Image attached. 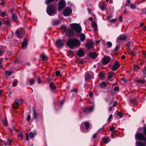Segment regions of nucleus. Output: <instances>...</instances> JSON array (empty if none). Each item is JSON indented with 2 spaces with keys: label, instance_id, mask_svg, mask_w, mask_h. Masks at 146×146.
I'll return each instance as SVG.
<instances>
[{
  "label": "nucleus",
  "instance_id": "15",
  "mask_svg": "<svg viewBox=\"0 0 146 146\" xmlns=\"http://www.w3.org/2000/svg\"><path fill=\"white\" fill-rule=\"evenodd\" d=\"M23 102V100L22 99H19L18 100H16L15 101V103L16 106H18L19 105L22 104Z\"/></svg>",
  "mask_w": 146,
  "mask_h": 146
},
{
  "label": "nucleus",
  "instance_id": "16",
  "mask_svg": "<svg viewBox=\"0 0 146 146\" xmlns=\"http://www.w3.org/2000/svg\"><path fill=\"white\" fill-rule=\"evenodd\" d=\"M93 44L91 42H89L87 43L86 45V47L88 49L92 48L93 47Z\"/></svg>",
  "mask_w": 146,
  "mask_h": 146
},
{
  "label": "nucleus",
  "instance_id": "9",
  "mask_svg": "<svg viewBox=\"0 0 146 146\" xmlns=\"http://www.w3.org/2000/svg\"><path fill=\"white\" fill-rule=\"evenodd\" d=\"M110 57L109 56L105 57L102 59V63L104 65L108 64L110 61Z\"/></svg>",
  "mask_w": 146,
  "mask_h": 146
},
{
  "label": "nucleus",
  "instance_id": "53",
  "mask_svg": "<svg viewBox=\"0 0 146 146\" xmlns=\"http://www.w3.org/2000/svg\"><path fill=\"white\" fill-rule=\"evenodd\" d=\"M117 114L119 116L120 118H122L123 117V114L120 112H118L117 113Z\"/></svg>",
  "mask_w": 146,
  "mask_h": 146
},
{
  "label": "nucleus",
  "instance_id": "32",
  "mask_svg": "<svg viewBox=\"0 0 146 146\" xmlns=\"http://www.w3.org/2000/svg\"><path fill=\"white\" fill-rule=\"evenodd\" d=\"M33 116L34 119H36L37 115L35 109H34L33 110Z\"/></svg>",
  "mask_w": 146,
  "mask_h": 146
},
{
  "label": "nucleus",
  "instance_id": "8",
  "mask_svg": "<svg viewBox=\"0 0 146 146\" xmlns=\"http://www.w3.org/2000/svg\"><path fill=\"white\" fill-rule=\"evenodd\" d=\"M24 33V30L23 29L17 30L16 32L17 36L19 38L22 37Z\"/></svg>",
  "mask_w": 146,
  "mask_h": 146
},
{
  "label": "nucleus",
  "instance_id": "45",
  "mask_svg": "<svg viewBox=\"0 0 146 146\" xmlns=\"http://www.w3.org/2000/svg\"><path fill=\"white\" fill-rule=\"evenodd\" d=\"M119 48V46L118 45H117L115 48L113 49V51H117Z\"/></svg>",
  "mask_w": 146,
  "mask_h": 146
},
{
  "label": "nucleus",
  "instance_id": "60",
  "mask_svg": "<svg viewBox=\"0 0 146 146\" xmlns=\"http://www.w3.org/2000/svg\"><path fill=\"white\" fill-rule=\"evenodd\" d=\"M60 74V72L59 71H57L56 72V75L57 76H59Z\"/></svg>",
  "mask_w": 146,
  "mask_h": 146
},
{
  "label": "nucleus",
  "instance_id": "38",
  "mask_svg": "<svg viewBox=\"0 0 146 146\" xmlns=\"http://www.w3.org/2000/svg\"><path fill=\"white\" fill-rule=\"evenodd\" d=\"M4 23L5 24L7 25L8 26H10V23L9 21L8 20H5L4 21Z\"/></svg>",
  "mask_w": 146,
  "mask_h": 146
},
{
  "label": "nucleus",
  "instance_id": "23",
  "mask_svg": "<svg viewBox=\"0 0 146 146\" xmlns=\"http://www.w3.org/2000/svg\"><path fill=\"white\" fill-rule=\"evenodd\" d=\"M102 139L104 143H107L109 142V138L108 137H102Z\"/></svg>",
  "mask_w": 146,
  "mask_h": 146
},
{
  "label": "nucleus",
  "instance_id": "59",
  "mask_svg": "<svg viewBox=\"0 0 146 146\" xmlns=\"http://www.w3.org/2000/svg\"><path fill=\"white\" fill-rule=\"evenodd\" d=\"M78 90L76 88H74L73 89H72L71 90V92H78Z\"/></svg>",
  "mask_w": 146,
  "mask_h": 146
},
{
  "label": "nucleus",
  "instance_id": "30",
  "mask_svg": "<svg viewBox=\"0 0 146 146\" xmlns=\"http://www.w3.org/2000/svg\"><path fill=\"white\" fill-rule=\"evenodd\" d=\"M58 0H46L45 3L46 4H49L52 2L55 1H58Z\"/></svg>",
  "mask_w": 146,
  "mask_h": 146
},
{
  "label": "nucleus",
  "instance_id": "31",
  "mask_svg": "<svg viewBox=\"0 0 146 146\" xmlns=\"http://www.w3.org/2000/svg\"><path fill=\"white\" fill-rule=\"evenodd\" d=\"M114 73L113 72H109L108 73V78L109 79H111L114 76Z\"/></svg>",
  "mask_w": 146,
  "mask_h": 146
},
{
  "label": "nucleus",
  "instance_id": "41",
  "mask_svg": "<svg viewBox=\"0 0 146 146\" xmlns=\"http://www.w3.org/2000/svg\"><path fill=\"white\" fill-rule=\"evenodd\" d=\"M84 125L87 129H88L90 127V124L88 123L85 122L84 123Z\"/></svg>",
  "mask_w": 146,
  "mask_h": 146
},
{
  "label": "nucleus",
  "instance_id": "2",
  "mask_svg": "<svg viewBox=\"0 0 146 146\" xmlns=\"http://www.w3.org/2000/svg\"><path fill=\"white\" fill-rule=\"evenodd\" d=\"M46 11L48 14L50 16L54 15L56 13L55 8L52 5H50L47 7Z\"/></svg>",
  "mask_w": 146,
  "mask_h": 146
},
{
  "label": "nucleus",
  "instance_id": "28",
  "mask_svg": "<svg viewBox=\"0 0 146 146\" xmlns=\"http://www.w3.org/2000/svg\"><path fill=\"white\" fill-rule=\"evenodd\" d=\"M107 86V84L105 82L103 81L101 82V88H105V87Z\"/></svg>",
  "mask_w": 146,
  "mask_h": 146
},
{
  "label": "nucleus",
  "instance_id": "24",
  "mask_svg": "<svg viewBox=\"0 0 146 146\" xmlns=\"http://www.w3.org/2000/svg\"><path fill=\"white\" fill-rule=\"evenodd\" d=\"M49 86L51 89L54 90L56 89V87L55 84L52 82L50 83Z\"/></svg>",
  "mask_w": 146,
  "mask_h": 146
},
{
  "label": "nucleus",
  "instance_id": "12",
  "mask_svg": "<svg viewBox=\"0 0 146 146\" xmlns=\"http://www.w3.org/2000/svg\"><path fill=\"white\" fill-rule=\"evenodd\" d=\"M36 135V133L35 132H33V133L30 132L29 134L27 133L26 134V140L27 141H29V137L31 138H33Z\"/></svg>",
  "mask_w": 146,
  "mask_h": 146
},
{
  "label": "nucleus",
  "instance_id": "52",
  "mask_svg": "<svg viewBox=\"0 0 146 146\" xmlns=\"http://www.w3.org/2000/svg\"><path fill=\"white\" fill-rule=\"evenodd\" d=\"M105 10H106V7L103 5H101V10L102 11H103Z\"/></svg>",
  "mask_w": 146,
  "mask_h": 146
},
{
  "label": "nucleus",
  "instance_id": "48",
  "mask_svg": "<svg viewBox=\"0 0 146 146\" xmlns=\"http://www.w3.org/2000/svg\"><path fill=\"white\" fill-rule=\"evenodd\" d=\"M3 124L5 125L6 126L7 125V122L6 119H4L2 121Z\"/></svg>",
  "mask_w": 146,
  "mask_h": 146
},
{
  "label": "nucleus",
  "instance_id": "58",
  "mask_svg": "<svg viewBox=\"0 0 146 146\" xmlns=\"http://www.w3.org/2000/svg\"><path fill=\"white\" fill-rule=\"evenodd\" d=\"M116 21V19H112L110 20V22L111 23H114Z\"/></svg>",
  "mask_w": 146,
  "mask_h": 146
},
{
  "label": "nucleus",
  "instance_id": "22",
  "mask_svg": "<svg viewBox=\"0 0 146 146\" xmlns=\"http://www.w3.org/2000/svg\"><path fill=\"white\" fill-rule=\"evenodd\" d=\"M142 72L143 73V78H145L146 77V66L143 68L142 69Z\"/></svg>",
  "mask_w": 146,
  "mask_h": 146
},
{
  "label": "nucleus",
  "instance_id": "36",
  "mask_svg": "<svg viewBox=\"0 0 146 146\" xmlns=\"http://www.w3.org/2000/svg\"><path fill=\"white\" fill-rule=\"evenodd\" d=\"M12 19L13 20L16 21L17 19V15H14L12 17Z\"/></svg>",
  "mask_w": 146,
  "mask_h": 146
},
{
  "label": "nucleus",
  "instance_id": "10",
  "mask_svg": "<svg viewBox=\"0 0 146 146\" xmlns=\"http://www.w3.org/2000/svg\"><path fill=\"white\" fill-rule=\"evenodd\" d=\"M56 46L58 48H61L63 47L64 45V43L60 39H58L56 42Z\"/></svg>",
  "mask_w": 146,
  "mask_h": 146
},
{
  "label": "nucleus",
  "instance_id": "43",
  "mask_svg": "<svg viewBox=\"0 0 146 146\" xmlns=\"http://www.w3.org/2000/svg\"><path fill=\"white\" fill-rule=\"evenodd\" d=\"M107 44L109 47H111L112 45V43L110 41L107 42Z\"/></svg>",
  "mask_w": 146,
  "mask_h": 146
},
{
  "label": "nucleus",
  "instance_id": "17",
  "mask_svg": "<svg viewBox=\"0 0 146 146\" xmlns=\"http://www.w3.org/2000/svg\"><path fill=\"white\" fill-rule=\"evenodd\" d=\"M84 51L81 49L80 50L77 52V55L79 57H82L84 55Z\"/></svg>",
  "mask_w": 146,
  "mask_h": 146
},
{
  "label": "nucleus",
  "instance_id": "42",
  "mask_svg": "<svg viewBox=\"0 0 146 146\" xmlns=\"http://www.w3.org/2000/svg\"><path fill=\"white\" fill-rule=\"evenodd\" d=\"M18 83V81L17 80L14 81L13 83V86H16Z\"/></svg>",
  "mask_w": 146,
  "mask_h": 146
},
{
  "label": "nucleus",
  "instance_id": "56",
  "mask_svg": "<svg viewBox=\"0 0 146 146\" xmlns=\"http://www.w3.org/2000/svg\"><path fill=\"white\" fill-rule=\"evenodd\" d=\"M112 114H110L109 115V117L108 120V121H110V119L112 118Z\"/></svg>",
  "mask_w": 146,
  "mask_h": 146
},
{
  "label": "nucleus",
  "instance_id": "49",
  "mask_svg": "<svg viewBox=\"0 0 146 146\" xmlns=\"http://www.w3.org/2000/svg\"><path fill=\"white\" fill-rule=\"evenodd\" d=\"M13 141L12 139H8L7 140V144L8 145H10L11 143Z\"/></svg>",
  "mask_w": 146,
  "mask_h": 146
},
{
  "label": "nucleus",
  "instance_id": "18",
  "mask_svg": "<svg viewBox=\"0 0 146 146\" xmlns=\"http://www.w3.org/2000/svg\"><path fill=\"white\" fill-rule=\"evenodd\" d=\"M92 27L94 31H96L97 30V25L96 22L93 21L92 24Z\"/></svg>",
  "mask_w": 146,
  "mask_h": 146
},
{
  "label": "nucleus",
  "instance_id": "51",
  "mask_svg": "<svg viewBox=\"0 0 146 146\" xmlns=\"http://www.w3.org/2000/svg\"><path fill=\"white\" fill-rule=\"evenodd\" d=\"M35 82V81L33 79H31L30 80L29 83L31 85L33 84Z\"/></svg>",
  "mask_w": 146,
  "mask_h": 146
},
{
  "label": "nucleus",
  "instance_id": "7",
  "mask_svg": "<svg viewBox=\"0 0 146 146\" xmlns=\"http://www.w3.org/2000/svg\"><path fill=\"white\" fill-rule=\"evenodd\" d=\"M72 13V10L69 8H66L63 11L64 15L66 16H68L70 15Z\"/></svg>",
  "mask_w": 146,
  "mask_h": 146
},
{
  "label": "nucleus",
  "instance_id": "61",
  "mask_svg": "<svg viewBox=\"0 0 146 146\" xmlns=\"http://www.w3.org/2000/svg\"><path fill=\"white\" fill-rule=\"evenodd\" d=\"M31 119V116L30 115H28L27 117V121H29Z\"/></svg>",
  "mask_w": 146,
  "mask_h": 146
},
{
  "label": "nucleus",
  "instance_id": "25",
  "mask_svg": "<svg viewBox=\"0 0 146 146\" xmlns=\"http://www.w3.org/2000/svg\"><path fill=\"white\" fill-rule=\"evenodd\" d=\"M146 145V142H139L137 143V146H145Z\"/></svg>",
  "mask_w": 146,
  "mask_h": 146
},
{
  "label": "nucleus",
  "instance_id": "50",
  "mask_svg": "<svg viewBox=\"0 0 146 146\" xmlns=\"http://www.w3.org/2000/svg\"><path fill=\"white\" fill-rule=\"evenodd\" d=\"M125 45L128 47V49H129V48L130 47L131 45V43L130 42H128L127 43L125 44Z\"/></svg>",
  "mask_w": 146,
  "mask_h": 146
},
{
  "label": "nucleus",
  "instance_id": "34",
  "mask_svg": "<svg viewBox=\"0 0 146 146\" xmlns=\"http://www.w3.org/2000/svg\"><path fill=\"white\" fill-rule=\"evenodd\" d=\"M130 6L131 9H134L136 8V7L134 4H131Z\"/></svg>",
  "mask_w": 146,
  "mask_h": 146
},
{
  "label": "nucleus",
  "instance_id": "64",
  "mask_svg": "<svg viewBox=\"0 0 146 146\" xmlns=\"http://www.w3.org/2000/svg\"><path fill=\"white\" fill-rule=\"evenodd\" d=\"M1 5H3V6L5 4V1L4 0H1Z\"/></svg>",
  "mask_w": 146,
  "mask_h": 146
},
{
  "label": "nucleus",
  "instance_id": "14",
  "mask_svg": "<svg viewBox=\"0 0 146 146\" xmlns=\"http://www.w3.org/2000/svg\"><path fill=\"white\" fill-rule=\"evenodd\" d=\"M94 110V107L93 106L89 107L88 108H85L84 109V111L85 113L88 112H91Z\"/></svg>",
  "mask_w": 146,
  "mask_h": 146
},
{
  "label": "nucleus",
  "instance_id": "35",
  "mask_svg": "<svg viewBox=\"0 0 146 146\" xmlns=\"http://www.w3.org/2000/svg\"><path fill=\"white\" fill-rule=\"evenodd\" d=\"M133 68L134 69V71H135L139 69V66L138 65L136 64H134L133 66Z\"/></svg>",
  "mask_w": 146,
  "mask_h": 146
},
{
  "label": "nucleus",
  "instance_id": "57",
  "mask_svg": "<svg viewBox=\"0 0 146 146\" xmlns=\"http://www.w3.org/2000/svg\"><path fill=\"white\" fill-rule=\"evenodd\" d=\"M117 131L116 129H114L112 131H111L112 134H115L116 133Z\"/></svg>",
  "mask_w": 146,
  "mask_h": 146
},
{
  "label": "nucleus",
  "instance_id": "54",
  "mask_svg": "<svg viewBox=\"0 0 146 146\" xmlns=\"http://www.w3.org/2000/svg\"><path fill=\"white\" fill-rule=\"evenodd\" d=\"M114 91H119V88L118 86H116L114 88Z\"/></svg>",
  "mask_w": 146,
  "mask_h": 146
},
{
  "label": "nucleus",
  "instance_id": "5",
  "mask_svg": "<svg viewBox=\"0 0 146 146\" xmlns=\"http://www.w3.org/2000/svg\"><path fill=\"white\" fill-rule=\"evenodd\" d=\"M94 74L92 72H88L86 73L85 76V80L86 81H88L93 78Z\"/></svg>",
  "mask_w": 146,
  "mask_h": 146
},
{
  "label": "nucleus",
  "instance_id": "63",
  "mask_svg": "<svg viewBox=\"0 0 146 146\" xmlns=\"http://www.w3.org/2000/svg\"><path fill=\"white\" fill-rule=\"evenodd\" d=\"M19 136L20 137L22 138L23 137V135L22 133H20L19 134Z\"/></svg>",
  "mask_w": 146,
  "mask_h": 146
},
{
  "label": "nucleus",
  "instance_id": "19",
  "mask_svg": "<svg viewBox=\"0 0 146 146\" xmlns=\"http://www.w3.org/2000/svg\"><path fill=\"white\" fill-rule=\"evenodd\" d=\"M27 45V40H25L23 42L22 44V47L23 48H25L26 49Z\"/></svg>",
  "mask_w": 146,
  "mask_h": 146
},
{
  "label": "nucleus",
  "instance_id": "44",
  "mask_svg": "<svg viewBox=\"0 0 146 146\" xmlns=\"http://www.w3.org/2000/svg\"><path fill=\"white\" fill-rule=\"evenodd\" d=\"M0 15L2 17H4L6 15L5 12H0Z\"/></svg>",
  "mask_w": 146,
  "mask_h": 146
},
{
  "label": "nucleus",
  "instance_id": "21",
  "mask_svg": "<svg viewBox=\"0 0 146 146\" xmlns=\"http://www.w3.org/2000/svg\"><path fill=\"white\" fill-rule=\"evenodd\" d=\"M89 56L93 58H95L97 56L95 52H90L89 54Z\"/></svg>",
  "mask_w": 146,
  "mask_h": 146
},
{
  "label": "nucleus",
  "instance_id": "37",
  "mask_svg": "<svg viewBox=\"0 0 146 146\" xmlns=\"http://www.w3.org/2000/svg\"><path fill=\"white\" fill-rule=\"evenodd\" d=\"M5 73L6 76H9L11 75L12 72L11 71H6Z\"/></svg>",
  "mask_w": 146,
  "mask_h": 146
},
{
  "label": "nucleus",
  "instance_id": "55",
  "mask_svg": "<svg viewBox=\"0 0 146 146\" xmlns=\"http://www.w3.org/2000/svg\"><path fill=\"white\" fill-rule=\"evenodd\" d=\"M118 104V102H115L113 104L112 107H115Z\"/></svg>",
  "mask_w": 146,
  "mask_h": 146
},
{
  "label": "nucleus",
  "instance_id": "62",
  "mask_svg": "<svg viewBox=\"0 0 146 146\" xmlns=\"http://www.w3.org/2000/svg\"><path fill=\"white\" fill-rule=\"evenodd\" d=\"M143 132L145 136H146V127H144Z\"/></svg>",
  "mask_w": 146,
  "mask_h": 146
},
{
  "label": "nucleus",
  "instance_id": "4",
  "mask_svg": "<svg viewBox=\"0 0 146 146\" xmlns=\"http://www.w3.org/2000/svg\"><path fill=\"white\" fill-rule=\"evenodd\" d=\"M135 137L136 139H137L138 140L144 141H146V137L142 133L137 132L135 135Z\"/></svg>",
  "mask_w": 146,
  "mask_h": 146
},
{
  "label": "nucleus",
  "instance_id": "33",
  "mask_svg": "<svg viewBox=\"0 0 146 146\" xmlns=\"http://www.w3.org/2000/svg\"><path fill=\"white\" fill-rule=\"evenodd\" d=\"M127 52L130 55H133V56H135V54H134L135 51H129V49H128L127 50Z\"/></svg>",
  "mask_w": 146,
  "mask_h": 146
},
{
  "label": "nucleus",
  "instance_id": "13",
  "mask_svg": "<svg viewBox=\"0 0 146 146\" xmlns=\"http://www.w3.org/2000/svg\"><path fill=\"white\" fill-rule=\"evenodd\" d=\"M127 37L125 35H120L118 36L116 39L117 42H119V41L125 40L127 38Z\"/></svg>",
  "mask_w": 146,
  "mask_h": 146
},
{
  "label": "nucleus",
  "instance_id": "3",
  "mask_svg": "<svg viewBox=\"0 0 146 146\" xmlns=\"http://www.w3.org/2000/svg\"><path fill=\"white\" fill-rule=\"evenodd\" d=\"M72 30L75 31L76 33H80L82 31V28L79 24L78 23H72L70 25Z\"/></svg>",
  "mask_w": 146,
  "mask_h": 146
},
{
  "label": "nucleus",
  "instance_id": "46",
  "mask_svg": "<svg viewBox=\"0 0 146 146\" xmlns=\"http://www.w3.org/2000/svg\"><path fill=\"white\" fill-rule=\"evenodd\" d=\"M106 74V73L103 72L101 71V78H103L105 77V74Z\"/></svg>",
  "mask_w": 146,
  "mask_h": 146
},
{
  "label": "nucleus",
  "instance_id": "26",
  "mask_svg": "<svg viewBox=\"0 0 146 146\" xmlns=\"http://www.w3.org/2000/svg\"><path fill=\"white\" fill-rule=\"evenodd\" d=\"M136 82L138 84H145L146 83L145 80V79L143 80H137Z\"/></svg>",
  "mask_w": 146,
  "mask_h": 146
},
{
  "label": "nucleus",
  "instance_id": "20",
  "mask_svg": "<svg viewBox=\"0 0 146 146\" xmlns=\"http://www.w3.org/2000/svg\"><path fill=\"white\" fill-rule=\"evenodd\" d=\"M79 36L80 37V40L82 41H84L86 38L85 35L83 33H81L79 35Z\"/></svg>",
  "mask_w": 146,
  "mask_h": 146
},
{
  "label": "nucleus",
  "instance_id": "39",
  "mask_svg": "<svg viewBox=\"0 0 146 146\" xmlns=\"http://www.w3.org/2000/svg\"><path fill=\"white\" fill-rule=\"evenodd\" d=\"M73 30H71L70 31H69L68 32V35L70 36H72L74 35V32L72 31Z\"/></svg>",
  "mask_w": 146,
  "mask_h": 146
},
{
  "label": "nucleus",
  "instance_id": "29",
  "mask_svg": "<svg viewBox=\"0 0 146 146\" xmlns=\"http://www.w3.org/2000/svg\"><path fill=\"white\" fill-rule=\"evenodd\" d=\"M40 57L42 60H45L47 59V57L44 54H42L41 55Z\"/></svg>",
  "mask_w": 146,
  "mask_h": 146
},
{
  "label": "nucleus",
  "instance_id": "40",
  "mask_svg": "<svg viewBox=\"0 0 146 146\" xmlns=\"http://www.w3.org/2000/svg\"><path fill=\"white\" fill-rule=\"evenodd\" d=\"M136 100L135 99H131L130 100V103L132 104H136Z\"/></svg>",
  "mask_w": 146,
  "mask_h": 146
},
{
  "label": "nucleus",
  "instance_id": "11",
  "mask_svg": "<svg viewBox=\"0 0 146 146\" xmlns=\"http://www.w3.org/2000/svg\"><path fill=\"white\" fill-rule=\"evenodd\" d=\"M120 66L119 62L116 61L113 66L111 69L113 71H115L119 68Z\"/></svg>",
  "mask_w": 146,
  "mask_h": 146
},
{
  "label": "nucleus",
  "instance_id": "1",
  "mask_svg": "<svg viewBox=\"0 0 146 146\" xmlns=\"http://www.w3.org/2000/svg\"><path fill=\"white\" fill-rule=\"evenodd\" d=\"M80 44V42L79 40L74 38L69 39L66 44L69 47L73 48L79 46Z\"/></svg>",
  "mask_w": 146,
  "mask_h": 146
},
{
  "label": "nucleus",
  "instance_id": "6",
  "mask_svg": "<svg viewBox=\"0 0 146 146\" xmlns=\"http://www.w3.org/2000/svg\"><path fill=\"white\" fill-rule=\"evenodd\" d=\"M66 6L65 1L64 0H60L59 3L58 11L59 12L62 10Z\"/></svg>",
  "mask_w": 146,
  "mask_h": 146
},
{
  "label": "nucleus",
  "instance_id": "27",
  "mask_svg": "<svg viewBox=\"0 0 146 146\" xmlns=\"http://www.w3.org/2000/svg\"><path fill=\"white\" fill-rule=\"evenodd\" d=\"M52 24L53 25H57L60 24V22L59 21H54L52 22Z\"/></svg>",
  "mask_w": 146,
  "mask_h": 146
},
{
  "label": "nucleus",
  "instance_id": "47",
  "mask_svg": "<svg viewBox=\"0 0 146 146\" xmlns=\"http://www.w3.org/2000/svg\"><path fill=\"white\" fill-rule=\"evenodd\" d=\"M4 50L0 47V56H2L4 53Z\"/></svg>",
  "mask_w": 146,
  "mask_h": 146
}]
</instances>
